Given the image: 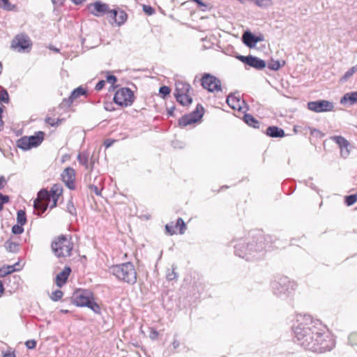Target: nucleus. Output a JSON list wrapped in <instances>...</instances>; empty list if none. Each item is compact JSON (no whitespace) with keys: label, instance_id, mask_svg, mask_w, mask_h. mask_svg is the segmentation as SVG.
<instances>
[{"label":"nucleus","instance_id":"46","mask_svg":"<svg viewBox=\"0 0 357 357\" xmlns=\"http://www.w3.org/2000/svg\"><path fill=\"white\" fill-rule=\"evenodd\" d=\"M9 202V197L0 193V211L3 209V205Z\"/></svg>","mask_w":357,"mask_h":357},{"label":"nucleus","instance_id":"55","mask_svg":"<svg viewBox=\"0 0 357 357\" xmlns=\"http://www.w3.org/2000/svg\"><path fill=\"white\" fill-rule=\"evenodd\" d=\"M90 188L91 189V190H93L96 193V195H100V191L96 185H92L90 186Z\"/></svg>","mask_w":357,"mask_h":357},{"label":"nucleus","instance_id":"47","mask_svg":"<svg viewBox=\"0 0 357 357\" xmlns=\"http://www.w3.org/2000/svg\"><path fill=\"white\" fill-rule=\"evenodd\" d=\"M26 347L29 349H33L36 346V342L34 340H29L25 342Z\"/></svg>","mask_w":357,"mask_h":357},{"label":"nucleus","instance_id":"5","mask_svg":"<svg viewBox=\"0 0 357 357\" xmlns=\"http://www.w3.org/2000/svg\"><path fill=\"white\" fill-rule=\"evenodd\" d=\"M73 243L70 238L60 236L52 243V249L58 257H66L71 255Z\"/></svg>","mask_w":357,"mask_h":357},{"label":"nucleus","instance_id":"27","mask_svg":"<svg viewBox=\"0 0 357 357\" xmlns=\"http://www.w3.org/2000/svg\"><path fill=\"white\" fill-rule=\"evenodd\" d=\"M176 100L182 105L186 106L192 103V99L190 97L189 93L178 94L174 93Z\"/></svg>","mask_w":357,"mask_h":357},{"label":"nucleus","instance_id":"64","mask_svg":"<svg viewBox=\"0 0 357 357\" xmlns=\"http://www.w3.org/2000/svg\"><path fill=\"white\" fill-rule=\"evenodd\" d=\"M2 113H3V109L0 107V119H1Z\"/></svg>","mask_w":357,"mask_h":357},{"label":"nucleus","instance_id":"12","mask_svg":"<svg viewBox=\"0 0 357 357\" xmlns=\"http://www.w3.org/2000/svg\"><path fill=\"white\" fill-rule=\"evenodd\" d=\"M93 299L91 293L87 290H79L73 296V303L77 306L86 307Z\"/></svg>","mask_w":357,"mask_h":357},{"label":"nucleus","instance_id":"37","mask_svg":"<svg viewBox=\"0 0 357 357\" xmlns=\"http://www.w3.org/2000/svg\"><path fill=\"white\" fill-rule=\"evenodd\" d=\"M87 307L92 310L95 313L100 314V308L98 303L93 301V299H92L90 301V304L86 306Z\"/></svg>","mask_w":357,"mask_h":357},{"label":"nucleus","instance_id":"23","mask_svg":"<svg viewBox=\"0 0 357 357\" xmlns=\"http://www.w3.org/2000/svg\"><path fill=\"white\" fill-rule=\"evenodd\" d=\"M342 105H353L357 103V91L345 93L340 100Z\"/></svg>","mask_w":357,"mask_h":357},{"label":"nucleus","instance_id":"53","mask_svg":"<svg viewBox=\"0 0 357 357\" xmlns=\"http://www.w3.org/2000/svg\"><path fill=\"white\" fill-rule=\"evenodd\" d=\"M105 84V82L104 80H100L96 84L95 89L96 91H100L101 89H103Z\"/></svg>","mask_w":357,"mask_h":357},{"label":"nucleus","instance_id":"25","mask_svg":"<svg viewBox=\"0 0 357 357\" xmlns=\"http://www.w3.org/2000/svg\"><path fill=\"white\" fill-rule=\"evenodd\" d=\"M248 66L255 68L257 70H261L266 67V64L265 61L258 57L250 55Z\"/></svg>","mask_w":357,"mask_h":357},{"label":"nucleus","instance_id":"42","mask_svg":"<svg viewBox=\"0 0 357 357\" xmlns=\"http://www.w3.org/2000/svg\"><path fill=\"white\" fill-rule=\"evenodd\" d=\"M24 231L23 225H21L17 223V225H15L12 227V232L14 234H20Z\"/></svg>","mask_w":357,"mask_h":357},{"label":"nucleus","instance_id":"1","mask_svg":"<svg viewBox=\"0 0 357 357\" xmlns=\"http://www.w3.org/2000/svg\"><path fill=\"white\" fill-rule=\"evenodd\" d=\"M296 342L306 350L317 353L331 351L335 340L326 328L310 315H300L293 326Z\"/></svg>","mask_w":357,"mask_h":357},{"label":"nucleus","instance_id":"59","mask_svg":"<svg viewBox=\"0 0 357 357\" xmlns=\"http://www.w3.org/2000/svg\"><path fill=\"white\" fill-rule=\"evenodd\" d=\"M174 109H175L174 107H172L167 109V113H168L169 116H173Z\"/></svg>","mask_w":357,"mask_h":357},{"label":"nucleus","instance_id":"24","mask_svg":"<svg viewBox=\"0 0 357 357\" xmlns=\"http://www.w3.org/2000/svg\"><path fill=\"white\" fill-rule=\"evenodd\" d=\"M266 134L271 137H282L285 135L284 131L278 126H269L267 128Z\"/></svg>","mask_w":357,"mask_h":357},{"label":"nucleus","instance_id":"44","mask_svg":"<svg viewBox=\"0 0 357 357\" xmlns=\"http://www.w3.org/2000/svg\"><path fill=\"white\" fill-rule=\"evenodd\" d=\"M142 9L143 11L149 15H152L155 13V9L152 8L151 6L143 5Z\"/></svg>","mask_w":357,"mask_h":357},{"label":"nucleus","instance_id":"48","mask_svg":"<svg viewBox=\"0 0 357 357\" xmlns=\"http://www.w3.org/2000/svg\"><path fill=\"white\" fill-rule=\"evenodd\" d=\"M236 58L241 62L248 65L250 55H249V56L238 55L236 56Z\"/></svg>","mask_w":357,"mask_h":357},{"label":"nucleus","instance_id":"13","mask_svg":"<svg viewBox=\"0 0 357 357\" xmlns=\"http://www.w3.org/2000/svg\"><path fill=\"white\" fill-rule=\"evenodd\" d=\"M88 9L93 15L96 17L103 15L105 13L109 14V11L111 10L107 3L99 1L90 3L88 6Z\"/></svg>","mask_w":357,"mask_h":357},{"label":"nucleus","instance_id":"2","mask_svg":"<svg viewBox=\"0 0 357 357\" xmlns=\"http://www.w3.org/2000/svg\"><path fill=\"white\" fill-rule=\"evenodd\" d=\"M266 248L265 238L259 236L256 238H245L237 240L234 245V252L236 256L246 261H252L261 257Z\"/></svg>","mask_w":357,"mask_h":357},{"label":"nucleus","instance_id":"30","mask_svg":"<svg viewBox=\"0 0 357 357\" xmlns=\"http://www.w3.org/2000/svg\"><path fill=\"white\" fill-rule=\"evenodd\" d=\"M19 243L8 240L5 243V247L7 251L10 252H17L19 250Z\"/></svg>","mask_w":357,"mask_h":357},{"label":"nucleus","instance_id":"52","mask_svg":"<svg viewBox=\"0 0 357 357\" xmlns=\"http://www.w3.org/2000/svg\"><path fill=\"white\" fill-rule=\"evenodd\" d=\"M158 336V332L153 328L151 329L149 337L151 340H156Z\"/></svg>","mask_w":357,"mask_h":357},{"label":"nucleus","instance_id":"17","mask_svg":"<svg viewBox=\"0 0 357 357\" xmlns=\"http://www.w3.org/2000/svg\"><path fill=\"white\" fill-rule=\"evenodd\" d=\"M264 40L262 35L255 36L250 31H245L243 35L244 44L249 47H254L258 42Z\"/></svg>","mask_w":357,"mask_h":357},{"label":"nucleus","instance_id":"58","mask_svg":"<svg viewBox=\"0 0 357 357\" xmlns=\"http://www.w3.org/2000/svg\"><path fill=\"white\" fill-rule=\"evenodd\" d=\"M3 357H15V354L14 352H8L4 354Z\"/></svg>","mask_w":357,"mask_h":357},{"label":"nucleus","instance_id":"31","mask_svg":"<svg viewBox=\"0 0 357 357\" xmlns=\"http://www.w3.org/2000/svg\"><path fill=\"white\" fill-rule=\"evenodd\" d=\"M357 72V64L349 68L344 75L340 78L341 82H345L349 79L355 73Z\"/></svg>","mask_w":357,"mask_h":357},{"label":"nucleus","instance_id":"15","mask_svg":"<svg viewBox=\"0 0 357 357\" xmlns=\"http://www.w3.org/2000/svg\"><path fill=\"white\" fill-rule=\"evenodd\" d=\"M62 181L65 183L66 185L70 190L75 188V172L71 167H66L61 174Z\"/></svg>","mask_w":357,"mask_h":357},{"label":"nucleus","instance_id":"36","mask_svg":"<svg viewBox=\"0 0 357 357\" xmlns=\"http://www.w3.org/2000/svg\"><path fill=\"white\" fill-rule=\"evenodd\" d=\"M62 120L59 119H53L52 117H47L45 119V122L50 125L51 126H58L61 123Z\"/></svg>","mask_w":357,"mask_h":357},{"label":"nucleus","instance_id":"11","mask_svg":"<svg viewBox=\"0 0 357 357\" xmlns=\"http://www.w3.org/2000/svg\"><path fill=\"white\" fill-rule=\"evenodd\" d=\"M307 108L314 112H326L333 111L334 105L332 102L326 100L311 101L307 103Z\"/></svg>","mask_w":357,"mask_h":357},{"label":"nucleus","instance_id":"45","mask_svg":"<svg viewBox=\"0 0 357 357\" xmlns=\"http://www.w3.org/2000/svg\"><path fill=\"white\" fill-rule=\"evenodd\" d=\"M170 89L169 87L167 86H161L159 89V92L162 96V98H165L166 96L169 95L170 93Z\"/></svg>","mask_w":357,"mask_h":357},{"label":"nucleus","instance_id":"60","mask_svg":"<svg viewBox=\"0 0 357 357\" xmlns=\"http://www.w3.org/2000/svg\"><path fill=\"white\" fill-rule=\"evenodd\" d=\"M77 159L82 164H86L87 163V159L85 158L84 160H82L80 155H78Z\"/></svg>","mask_w":357,"mask_h":357},{"label":"nucleus","instance_id":"51","mask_svg":"<svg viewBox=\"0 0 357 357\" xmlns=\"http://www.w3.org/2000/svg\"><path fill=\"white\" fill-rule=\"evenodd\" d=\"M107 82L113 85L116 82V77L114 75H109L107 76Z\"/></svg>","mask_w":357,"mask_h":357},{"label":"nucleus","instance_id":"21","mask_svg":"<svg viewBox=\"0 0 357 357\" xmlns=\"http://www.w3.org/2000/svg\"><path fill=\"white\" fill-rule=\"evenodd\" d=\"M70 272V268L66 266L61 272L57 274L56 277V284L59 287H61L66 282Z\"/></svg>","mask_w":357,"mask_h":357},{"label":"nucleus","instance_id":"63","mask_svg":"<svg viewBox=\"0 0 357 357\" xmlns=\"http://www.w3.org/2000/svg\"><path fill=\"white\" fill-rule=\"evenodd\" d=\"M3 121L2 119H0V131L3 129Z\"/></svg>","mask_w":357,"mask_h":357},{"label":"nucleus","instance_id":"14","mask_svg":"<svg viewBox=\"0 0 357 357\" xmlns=\"http://www.w3.org/2000/svg\"><path fill=\"white\" fill-rule=\"evenodd\" d=\"M31 40L28 36L20 34L15 36L12 43V47L18 49L19 51L26 50L31 47Z\"/></svg>","mask_w":357,"mask_h":357},{"label":"nucleus","instance_id":"6","mask_svg":"<svg viewBox=\"0 0 357 357\" xmlns=\"http://www.w3.org/2000/svg\"><path fill=\"white\" fill-rule=\"evenodd\" d=\"M63 188L61 184L56 183L52 185L50 191L46 189H42L38 192V197L45 201H49L52 204L50 208H54L56 206V203L59 197L62 195Z\"/></svg>","mask_w":357,"mask_h":357},{"label":"nucleus","instance_id":"39","mask_svg":"<svg viewBox=\"0 0 357 357\" xmlns=\"http://www.w3.org/2000/svg\"><path fill=\"white\" fill-rule=\"evenodd\" d=\"M267 66L271 70H278L281 67V64L279 61L272 60L269 63H268Z\"/></svg>","mask_w":357,"mask_h":357},{"label":"nucleus","instance_id":"33","mask_svg":"<svg viewBox=\"0 0 357 357\" xmlns=\"http://www.w3.org/2000/svg\"><path fill=\"white\" fill-rule=\"evenodd\" d=\"M17 222L21 225H24L26 222V217L25 211L19 210L17 213Z\"/></svg>","mask_w":357,"mask_h":357},{"label":"nucleus","instance_id":"9","mask_svg":"<svg viewBox=\"0 0 357 357\" xmlns=\"http://www.w3.org/2000/svg\"><path fill=\"white\" fill-rule=\"evenodd\" d=\"M202 86L209 92L215 93L222 91L220 80L209 73H204L203 75Z\"/></svg>","mask_w":357,"mask_h":357},{"label":"nucleus","instance_id":"38","mask_svg":"<svg viewBox=\"0 0 357 357\" xmlns=\"http://www.w3.org/2000/svg\"><path fill=\"white\" fill-rule=\"evenodd\" d=\"M357 202V194L351 195L346 197L345 202L347 206H351Z\"/></svg>","mask_w":357,"mask_h":357},{"label":"nucleus","instance_id":"10","mask_svg":"<svg viewBox=\"0 0 357 357\" xmlns=\"http://www.w3.org/2000/svg\"><path fill=\"white\" fill-rule=\"evenodd\" d=\"M204 115V107L197 105L196 109L189 114L183 116L179 120V125L185 127L199 121Z\"/></svg>","mask_w":357,"mask_h":357},{"label":"nucleus","instance_id":"50","mask_svg":"<svg viewBox=\"0 0 357 357\" xmlns=\"http://www.w3.org/2000/svg\"><path fill=\"white\" fill-rule=\"evenodd\" d=\"M0 7H3L6 10H10V3L8 0H0Z\"/></svg>","mask_w":357,"mask_h":357},{"label":"nucleus","instance_id":"18","mask_svg":"<svg viewBox=\"0 0 357 357\" xmlns=\"http://www.w3.org/2000/svg\"><path fill=\"white\" fill-rule=\"evenodd\" d=\"M85 93L86 91L82 87L79 86L71 92L68 99H63L61 105L62 107H70L75 99Z\"/></svg>","mask_w":357,"mask_h":357},{"label":"nucleus","instance_id":"57","mask_svg":"<svg viewBox=\"0 0 357 357\" xmlns=\"http://www.w3.org/2000/svg\"><path fill=\"white\" fill-rule=\"evenodd\" d=\"M172 346L174 349H177L180 346L179 341L177 340H174V342H172Z\"/></svg>","mask_w":357,"mask_h":357},{"label":"nucleus","instance_id":"43","mask_svg":"<svg viewBox=\"0 0 357 357\" xmlns=\"http://www.w3.org/2000/svg\"><path fill=\"white\" fill-rule=\"evenodd\" d=\"M349 343L351 345H357V333H352L348 337Z\"/></svg>","mask_w":357,"mask_h":357},{"label":"nucleus","instance_id":"7","mask_svg":"<svg viewBox=\"0 0 357 357\" xmlns=\"http://www.w3.org/2000/svg\"><path fill=\"white\" fill-rule=\"evenodd\" d=\"M44 139V132L38 131L34 135L22 137L17 141V146L22 150H29L38 146Z\"/></svg>","mask_w":357,"mask_h":357},{"label":"nucleus","instance_id":"61","mask_svg":"<svg viewBox=\"0 0 357 357\" xmlns=\"http://www.w3.org/2000/svg\"><path fill=\"white\" fill-rule=\"evenodd\" d=\"M3 290H4V288H3V283L1 282V281L0 280V297L1 296V295L3 294Z\"/></svg>","mask_w":357,"mask_h":357},{"label":"nucleus","instance_id":"28","mask_svg":"<svg viewBox=\"0 0 357 357\" xmlns=\"http://www.w3.org/2000/svg\"><path fill=\"white\" fill-rule=\"evenodd\" d=\"M17 266H19V263H16L15 264H14L13 266H3V267L1 268H0V277L3 278V277L6 276L7 275H8L15 271L20 270V268H16Z\"/></svg>","mask_w":357,"mask_h":357},{"label":"nucleus","instance_id":"32","mask_svg":"<svg viewBox=\"0 0 357 357\" xmlns=\"http://www.w3.org/2000/svg\"><path fill=\"white\" fill-rule=\"evenodd\" d=\"M176 267L174 265L172 266V269H167V273H166V278L167 280H176L178 278V274L176 272Z\"/></svg>","mask_w":357,"mask_h":357},{"label":"nucleus","instance_id":"3","mask_svg":"<svg viewBox=\"0 0 357 357\" xmlns=\"http://www.w3.org/2000/svg\"><path fill=\"white\" fill-rule=\"evenodd\" d=\"M296 287V283L286 276L276 277L271 282L273 294L282 299L289 297Z\"/></svg>","mask_w":357,"mask_h":357},{"label":"nucleus","instance_id":"4","mask_svg":"<svg viewBox=\"0 0 357 357\" xmlns=\"http://www.w3.org/2000/svg\"><path fill=\"white\" fill-rule=\"evenodd\" d=\"M109 271L119 281L129 284H134L137 282V272L134 265L130 262L112 266Z\"/></svg>","mask_w":357,"mask_h":357},{"label":"nucleus","instance_id":"62","mask_svg":"<svg viewBox=\"0 0 357 357\" xmlns=\"http://www.w3.org/2000/svg\"><path fill=\"white\" fill-rule=\"evenodd\" d=\"M75 4L79 5L81 4L83 0H71Z\"/></svg>","mask_w":357,"mask_h":357},{"label":"nucleus","instance_id":"49","mask_svg":"<svg viewBox=\"0 0 357 357\" xmlns=\"http://www.w3.org/2000/svg\"><path fill=\"white\" fill-rule=\"evenodd\" d=\"M67 210L72 215H75L76 214V209L74 207V206H73V203L71 202L68 203V204H67Z\"/></svg>","mask_w":357,"mask_h":357},{"label":"nucleus","instance_id":"40","mask_svg":"<svg viewBox=\"0 0 357 357\" xmlns=\"http://www.w3.org/2000/svg\"><path fill=\"white\" fill-rule=\"evenodd\" d=\"M63 296V292L61 290H55L52 293L51 299L54 301H58Z\"/></svg>","mask_w":357,"mask_h":357},{"label":"nucleus","instance_id":"26","mask_svg":"<svg viewBox=\"0 0 357 357\" xmlns=\"http://www.w3.org/2000/svg\"><path fill=\"white\" fill-rule=\"evenodd\" d=\"M175 86L174 93L183 94L189 93L191 89V86L189 84L179 80L176 82Z\"/></svg>","mask_w":357,"mask_h":357},{"label":"nucleus","instance_id":"34","mask_svg":"<svg viewBox=\"0 0 357 357\" xmlns=\"http://www.w3.org/2000/svg\"><path fill=\"white\" fill-rule=\"evenodd\" d=\"M175 228L179 229V232L181 234H184L185 230L186 229V225L181 218L177 219L176 224H174Z\"/></svg>","mask_w":357,"mask_h":357},{"label":"nucleus","instance_id":"20","mask_svg":"<svg viewBox=\"0 0 357 357\" xmlns=\"http://www.w3.org/2000/svg\"><path fill=\"white\" fill-rule=\"evenodd\" d=\"M227 103L233 109L241 111L243 109V105L245 104V102L240 98L239 96L230 94L227 98Z\"/></svg>","mask_w":357,"mask_h":357},{"label":"nucleus","instance_id":"19","mask_svg":"<svg viewBox=\"0 0 357 357\" xmlns=\"http://www.w3.org/2000/svg\"><path fill=\"white\" fill-rule=\"evenodd\" d=\"M109 17L112 18L119 26L122 25L127 20V14L122 10L113 9L109 11Z\"/></svg>","mask_w":357,"mask_h":357},{"label":"nucleus","instance_id":"16","mask_svg":"<svg viewBox=\"0 0 357 357\" xmlns=\"http://www.w3.org/2000/svg\"><path fill=\"white\" fill-rule=\"evenodd\" d=\"M331 139L335 142L340 149L341 155L343 158H347L349 155V142L342 136H332Z\"/></svg>","mask_w":357,"mask_h":357},{"label":"nucleus","instance_id":"41","mask_svg":"<svg viewBox=\"0 0 357 357\" xmlns=\"http://www.w3.org/2000/svg\"><path fill=\"white\" fill-rule=\"evenodd\" d=\"M165 229H166V231L169 235H173V234H176V228H175V225L173 222H171L170 223L167 224L165 225Z\"/></svg>","mask_w":357,"mask_h":357},{"label":"nucleus","instance_id":"56","mask_svg":"<svg viewBox=\"0 0 357 357\" xmlns=\"http://www.w3.org/2000/svg\"><path fill=\"white\" fill-rule=\"evenodd\" d=\"M6 183V181L4 178V176H0V189L3 188Z\"/></svg>","mask_w":357,"mask_h":357},{"label":"nucleus","instance_id":"8","mask_svg":"<svg viewBox=\"0 0 357 357\" xmlns=\"http://www.w3.org/2000/svg\"><path fill=\"white\" fill-rule=\"evenodd\" d=\"M134 100L135 96L133 92L126 87L117 90L114 96V102L122 107L131 105Z\"/></svg>","mask_w":357,"mask_h":357},{"label":"nucleus","instance_id":"29","mask_svg":"<svg viewBox=\"0 0 357 357\" xmlns=\"http://www.w3.org/2000/svg\"><path fill=\"white\" fill-rule=\"evenodd\" d=\"M243 119L245 123H247L248 126H252L255 128H259V122L251 114H245L243 116Z\"/></svg>","mask_w":357,"mask_h":357},{"label":"nucleus","instance_id":"22","mask_svg":"<svg viewBox=\"0 0 357 357\" xmlns=\"http://www.w3.org/2000/svg\"><path fill=\"white\" fill-rule=\"evenodd\" d=\"M51 204L52 203L49 202V201L43 200L38 197L34 201L33 206L38 211V215H40L47 210L48 205L50 206Z\"/></svg>","mask_w":357,"mask_h":357},{"label":"nucleus","instance_id":"54","mask_svg":"<svg viewBox=\"0 0 357 357\" xmlns=\"http://www.w3.org/2000/svg\"><path fill=\"white\" fill-rule=\"evenodd\" d=\"M114 142H115V140H113V139H107L105 141L104 144H105L106 148H109V147H110L114 144Z\"/></svg>","mask_w":357,"mask_h":357},{"label":"nucleus","instance_id":"35","mask_svg":"<svg viewBox=\"0 0 357 357\" xmlns=\"http://www.w3.org/2000/svg\"><path fill=\"white\" fill-rule=\"evenodd\" d=\"M0 102H3V103H8V102H9L8 93L3 88H1V90H0Z\"/></svg>","mask_w":357,"mask_h":357}]
</instances>
